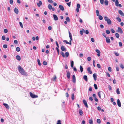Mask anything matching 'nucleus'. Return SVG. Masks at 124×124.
Listing matches in <instances>:
<instances>
[{
    "instance_id": "obj_1",
    "label": "nucleus",
    "mask_w": 124,
    "mask_h": 124,
    "mask_svg": "<svg viewBox=\"0 0 124 124\" xmlns=\"http://www.w3.org/2000/svg\"><path fill=\"white\" fill-rule=\"evenodd\" d=\"M18 69L20 73L22 75L24 76L27 75V73L20 66L18 67Z\"/></svg>"
},
{
    "instance_id": "obj_2",
    "label": "nucleus",
    "mask_w": 124,
    "mask_h": 124,
    "mask_svg": "<svg viewBox=\"0 0 124 124\" xmlns=\"http://www.w3.org/2000/svg\"><path fill=\"white\" fill-rule=\"evenodd\" d=\"M104 18L105 21L107 23L108 25H110L111 23V22L110 19L108 18L107 16H105L104 17Z\"/></svg>"
},
{
    "instance_id": "obj_3",
    "label": "nucleus",
    "mask_w": 124,
    "mask_h": 124,
    "mask_svg": "<svg viewBox=\"0 0 124 124\" xmlns=\"http://www.w3.org/2000/svg\"><path fill=\"white\" fill-rule=\"evenodd\" d=\"M30 94L31 97L32 98H36L38 97L37 95L33 94L31 92H30Z\"/></svg>"
},
{
    "instance_id": "obj_4",
    "label": "nucleus",
    "mask_w": 124,
    "mask_h": 124,
    "mask_svg": "<svg viewBox=\"0 0 124 124\" xmlns=\"http://www.w3.org/2000/svg\"><path fill=\"white\" fill-rule=\"evenodd\" d=\"M116 31L118 32H119L121 34L123 33V31L122 29L119 27L118 28V30Z\"/></svg>"
},
{
    "instance_id": "obj_5",
    "label": "nucleus",
    "mask_w": 124,
    "mask_h": 124,
    "mask_svg": "<svg viewBox=\"0 0 124 124\" xmlns=\"http://www.w3.org/2000/svg\"><path fill=\"white\" fill-rule=\"evenodd\" d=\"M83 102L85 107L87 108H88V106L86 101L85 100H83Z\"/></svg>"
},
{
    "instance_id": "obj_6",
    "label": "nucleus",
    "mask_w": 124,
    "mask_h": 124,
    "mask_svg": "<svg viewBox=\"0 0 124 124\" xmlns=\"http://www.w3.org/2000/svg\"><path fill=\"white\" fill-rule=\"evenodd\" d=\"M103 94L104 95V94L101 91H100L98 93V96H99V97L101 98V95Z\"/></svg>"
},
{
    "instance_id": "obj_7",
    "label": "nucleus",
    "mask_w": 124,
    "mask_h": 124,
    "mask_svg": "<svg viewBox=\"0 0 124 124\" xmlns=\"http://www.w3.org/2000/svg\"><path fill=\"white\" fill-rule=\"evenodd\" d=\"M118 13L119 14L122 16H124V14L121 10H118Z\"/></svg>"
},
{
    "instance_id": "obj_8",
    "label": "nucleus",
    "mask_w": 124,
    "mask_h": 124,
    "mask_svg": "<svg viewBox=\"0 0 124 124\" xmlns=\"http://www.w3.org/2000/svg\"><path fill=\"white\" fill-rule=\"evenodd\" d=\"M106 40L107 43H109L110 42V40L108 37H107L106 38Z\"/></svg>"
},
{
    "instance_id": "obj_9",
    "label": "nucleus",
    "mask_w": 124,
    "mask_h": 124,
    "mask_svg": "<svg viewBox=\"0 0 124 124\" xmlns=\"http://www.w3.org/2000/svg\"><path fill=\"white\" fill-rule=\"evenodd\" d=\"M72 81L74 83H75L76 82L75 77V75H73L72 77Z\"/></svg>"
},
{
    "instance_id": "obj_10",
    "label": "nucleus",
    "mask_w": 124,
    "mask_h": 124,
    "mask_svg": "<svg viewBox=\"0 0 124 124\" xmlns=\"http://www.w3.org/2000/svg\"><path fill=\"white\" fill-rule=\"evenodd\" d=\"M93 78L94 80L95 81H96L97 79V75L96 73H94L93 75Z\"/></svg>"
},
{
    "instance_id": "obj_11",
    "label": "nucleus",
    "mask_w": 124,
    "mask_h": 124,
    "mask_svg": "<svg viewBox=\"0 0 124 124\" xmlns=\"http://www.w3.org/2000/svg\"><path fill=\"white\" fill-rule=\"evenodd\" d=\"M117 103L118 106L120 107L121 106V103L119 99L117 100Z\"/></svg>"
},
{
    "instance_id": "obj_12",
    "label": "nucleus",
    "mask_w": 124,
    "mask_h": 124,
    "mask_svg": "<svg viewBox=\"0 0 124 124\" xmlns=\"http://www.w3.org/2000/svg\"><path fill=\"white\" fill-rule=\"evenodd\" d=\"M59 8L62 11H63L64 10V8L63 6L60 5L59 6Z\"/></svg>"
},
{
    "instance_id": "obj_13",
    "label": "nucleus",
    "mask_w": 124,
    "mask_h": 124,
    "mask_svg": "<svg viewBox=\"0 0 124 124\" xmlns=\"http://www.w3.org/2000/svg\"><path fill=\"white\" fill-rule=\"evenodd\" d=\"M53 17L55 21H57L58 20V17L57 16L55 15L54 14L53 15Z\"/></svg>"
},
{
    "instance_id": "obj_14",
    "label": "nucleus",
    "mask_w": 124,
    "mask_h": 124,
    "mask_svg": "<svg viewBox=\"0 0 124 124\" xmlns=\"http://www.w3.org/2000/svg\"><path fill=\"white\" fill-rule=\"evenodd\" d=\"M42 4V1L40 0L39 1V2L37 4V6L39 7H40L41 5Z\"/></svg>"
},
{
    "instance_id": "obj_15",
    "label": "nucleus",
    "mask_w": 124,
    "mask_h": 124,
    "mask_svg": "<svg viewBox=\"0 0 124 124\" xmlns=\"http://www.w3.org/2000/svg\"><path fill=\"white\" fill-rule=\"evenodd\" d=\"M61 49L62 50V51H66V48L63 46H62L61 47Z\"/></svg>"
},
{
    "instance_id": "obj_16",
    "label": "nucleus",
    "mask_w": 124,
    "mask_h": 124,
    "mask_svg": "<svg viewBox=\"0 0 124 124\" xmlns=\"http://www.w3.org/2000/svg\"><path fill=\"white\" fill-rule=\"evenodd\" d=\"M87 70L88 73L90 74H91L92 73V72L91 70V69L90 67H89L87 68Z\"/></svg>"
},
{
    "instance_id": "obj_17",
    "label": "nucleus",
    "mask_w": 124,
    "mask_h": 124,
    "mask_svg": "<svg viewBox=\"0 0 124 124\" xmlns=\"http://www.w3.org/2000/svg\"><path fill=\"white\" fill-rule=\"evenodd\" d=\"M3 104L7 109H9V107L8 104L5 103H4Z\"/></svg>"
},
{
    "instance_id": "obj_18",
    "label": "nucleus",
    "mask_w": 124,
    "mask_h": 124,
    "mask_svg": "<svg viewBox=\"0 0 124 124\" xmlns=\"http://www.w3.org/2000/svg\"><path fill=\"white\" fill-rule=\"evenodd\" d=\"M69 37H70V39L72 41V36L70 32L69 31Z\"/></svg>"
},
{
    "instance_id": "obj_19",
    "label": "nucleus",
    "mask_w": 124,
    "mask_h": 124,
    "mask_svg": "<svg viewBox=\"0 0 124 124\" xmlns=\"http://www.w3.org/2000/svg\"><path fill=\"white\" fill-rule=\"evenodd\" d=\"M14 12L17 14L18 13V9L16 8H15L14 9Z\"/></svg>"
},
{
    "instance_id": "obj_20",
    "label": "nucleus",
    "mask_w": 124,
    "mask_h": 124,
    "mask_svg": "<svg viewBox=\"0 0 124 124\" xmlns=\"http://www.w3.org/2000/svg\"><path fill=\"white\" fill-rule=\"evenodd\" d=\"M67 77L69 79L70 78V74L69 71H68L67 72Z\"/></svg>"
},
{
    "instance_id": "obj_21",
    "label": "nucleus",
    "mask_w": 124,
    "mask_h": 124,
    "mask_svg": "<svg viewBox=\"0 0 124 124\" xmlns=\"http://www.w3.org/2000/svg\"><path fill=\"white\" fill-rule=\"evenodd\" d=\"M104 3L106 6H107L108 3V1L107 0H105L104 1Z\"/></svg>"
},
{
    "instance_id": "obj_22",
    "label": "nucleus",
    "mask_w": 124,
    "mask_h": 124,
    "mask_svg": "<svg viewBox=\"0 0 124 124\" xmlns=\"http://www.w3.org/2000/svg\"><path fill=\"white\" fill-rule=\"evenodd\" d=\"M84 79L86 81H87V76L86 75H84L83 76Z\"/></svg>"
},
{
    "instance_id": "obj_23",
    "label": "nucleus",
    "mask_w": 124,
    "mask_h": 124,
    "mask_svg": "<svg viewBox=\"0 0 124 124\" xmlns=\"http://www.w3.org/2000/svg\"><path fill=\"white\" fill-rule=\"evenodd\" d=\"M16 59L18 61H20L21 60V57L20 56L17 55L16 56Z\"/></svg>"
},
{
    "instance_id": "obj_24",
    "label": "nucleus",
    "mask_w": 124,
    "mask_h": 124,
    "mask_svg": "<svg viewBox=\"0 0 124 124\" xmlns=\"http://www.w3.org/2000/svg\"><path fill=\"white\" fill-rule=\"evenodd\" d=\"M79 113L80 114V115L81 116L83 114V112L81 109H79Z\"/></svg>"
},
{
    "instance_id": "obj_25",
    "label": "nucleus",
    "mask_w": 124,
    "mask_h": 124,
    "mask_svg": "<svg viewBox=\"0 0 124 124\" xmlns=\"http://www.w3.org/2000/svg\"><path fill=\"white\" fill-rule=\"evenodd\" d=\"M48 8L49 10H51L52 8V6L51 5L49 4L48 6Z\"/></svg>"
},
{
    "instance_id": "obj_26",
    "label": "nucleus",
    "mask_w": 124,
    "mask_h": 124,
    "mask_svg": "<svg viewBox=\"0 0 124 124\" xmlns=\"http://www.w3.org/2000/svg\"><path fill=\"white\" fill-rule=\"evenodd\" d=\"M80 69L81 72H82L83 71V68L82 66H80Z\"/></svg>"
},
{
    "instance_id": "obj_27",
    "label": "nucleus",
    "mask_w": 124,
    "mask_h": 124,
    "mask_svg": "<svg viewBox=\"0 0 124 124\" xmlns=\"http://www.w3.org/2000/svg\"><path fill=\"white\" fill-rule=\"evenodd\" d=\"M116 92L118 94H119L120 93V92L119 91V88H118L117 89L116 91Z\"/></svg>"
},
{
    "instance_id": "obj_28",
    "label": "nucleus",
    "mask_w": 124,
    "mask_h": 124,
    "mask_svg": "<svg viewBox=\"0 0 124 124\" xmlns=\"http://www.w3.org/2000/svg\"><path fill=\"white\" fill-rule=\"evenodd\" d=\"M65 55L66 57H68L69 55V52H66L65 53Z\"/></svg>"
},
{
    "instance_id": "obj_29",
    "label": "nucleus",
    "mask_w": 124,
    "mask_h": 124,
    "mask_svg": "<svg viewBox=\"0 0 124 124\" xmlns=\"http://www.w3.org/2000/svg\"><path fill=\"white\" fill-rule=\"evenodd\" d=\"M98 16H99V18L100 20H102L103 19V17L99 15Z\"/></svg>"
},
{
    "instance_id": "obj_30",
    "label": "nucleus",
    "mask_w": 124,
    "mask_h": 124,
    "mask_svg": "<svg viewBox=\"0 0 124 124\" xmlns=\"http://www.w3.org/2000/svg\"><path fill=\"white\" fill-rule=\"evenodd\" d=\"M37 62H38V65L39 66H40L41 65V64L40 62V60L39 59H37Z\"/></svg>"
},
{
    "instance_id": "obj_31",
    "label": "nucleus",
    "mask_w": 124,
    "mask_h": 124,
    "mask_svg": "<svg viewBox=\"0 0 124 124\" xmlns=\"http://www.w3.org/2000/svg\"><path fill=\"white\" fill-rule=\"evenodd\" d=\"M16 51L18 52H19L20 50V48L19 47H17L16 48Z\"/></svg>"
},
{
    "instance_id": "obj_32",
    "label": "nucleus",
    "mask_w": 124,
    "mask_h": 124,
    "mask_svg": "<svg viewBox=\"0 0 124 124\" xmlns=\"http://www.w3.org/2000/svg\"><path fill=\"white\" fill-rule=\"evenodd\" d=\"M96 15L98 16L99 15V11L98 10H96Z\"/></svg>"
},
{
    "instance_id": "obj_33",
    "label": "nucleus",
    "mask_w": 124,
    "mask_h": 124,
    "mask_svg": "<svg viewBox=\"0 0 124 124\" xmlns=\"http://www.w3.org/2000/svg\"><path fill=\"white\" fill-rule=\"evenodd\" d=\"M116 37L117 38H118L119 37V34L118 33H116L115 34Z\"/></svg>"
},
{
    "instance_id": "obj_34",
    "label": "nucleus",
    "mask_w": 124,
    "mask_h": 124,
    "mask_svg": "<svg viewBox=\"0 0 124 124\" xmlns=\"http://www.w3.org/2000/svg\"><path fill=\"white\" fill-rule=\"evenodd\" d=\"M74 93H72L71 94V99L73 100L74 99Z\"/></svg>"
},
{
    "instance_id": "obj_35",
    "label": "nucleus",
    "mask_w": 124,
    "mask_h": 124,
    "mask_svg": "<svg viewBox=\"0 0 124 124\" xmlns=\"http://www.w3.org/2000/svg\"><path fill=\"white\" fill-rule=\"evenodd\" d=\"M66 20L68 22H70V20L69 17H67L66 18Z\"/></svg>"
},
{
    "instance_id": "obj_36",
    "label": "nucleus",
    "mask_w": 124,
    "mask_h": 124,
    "mask_svg": "<svg viewBox=\"0 0 124 124\" xmlns=\"http://www.w3.org/2000/svg\"><path fill=\"white\" fill-rule=\"evenodd\" d=\"M61 54L62 55L63 57H65L64 53L63 52H61Z\"/></svg>"
},
{
    "instance_id": "obj_37",
    "label": "nucleus",
    "mask_w": 124,
    "mask_h": 124,
    "mask_svg": "<svg viewBox=\"0 0 124 124\" xmlns=\"http://www.w3.org/2000/svg\"><path fill=\"white\" fill-rule=\"evenodd\" d=\"M74 62L73 61H72L71 62V66L72 68L73 67V66Z\"/></svg>"
},
{
    "instance_id": "obj_38",
    "label": "nucleus",
    "mask_w": 124,
    "mask_h": 124,
    "mask_svg": "<svg viewBox=\"0 0 124 124\" xmlns=\"http://www.w3.org/2000/svg\"><path fill=\"white\" fill-rule=\"evenodd\" d=\"M119 3V2L118 0H116L115 1V4L116 6Z\"/></svg>"
},
{
    "instance_id": "obj_39",
    "label": "nucleus",
    "mask_w": 124,
    "mask_h": 124,
    "mask_svg": "<svg viewBox=\"0 0 124 124\" xmlns=\"http://www.w3.org/2000/svg\"><path fill=\"white\" fill-rule=\"evenodd\" d=\"M97 123L99 124H100V123H101V120H100L99 119H98L97 120Z\"/></svg>"
},
{
    "instance_id": "obj_40",
    "label": "nucleus",
    "mask_w": 124,
    "mask_h": 124,
    "mask_svg": "<svg viewBox=\"0 0 124 124\" xmlns=\"http://www.w3.org/2000/svg\"><path fill=\"white\" fill-rule=\"evenodd\" d=\"M116 19L119 22H120L121 21V19L120 18L117 17Z\"/></svg>"
},
{
    "instance_id": "obj_41",
    "label": "nucleus",
    "mask_w": 124,
    "mask_h": 124,
    "mask_svg": "<svg viewBox=\"0 0 124 124\" xmlns=\"http://www.w3.org/2000/svg\"><path fill=\"white\" fill-rule=\"evenodd\" d=\"M95 51L97 53H98L100 54L101 53V52L98 49H96L95 50Z\"/></svg>"
},
{
    "instance_id": "obj_42",
    "label": "nucleus",
    "mask_w": 124,
    "mask_h": 124,
    "mask_svg": "<svg viewBox=\"0 0 124 124\" xmlns=\"http://www.w3.org/2000/svg\"><path fill=\"white\" fill-rule=\"evenodd\" d=\"M100 1L101 4L102 5L104 3V0H100Z\"/></svg>"
},
{
    "instance_id": "obj_43",
    "label": "nucleus",
    "mask_w": 124,
    "mask_h": 124,
    "mask_svg": "<svg viewBox=\"0 0 124 124\" xmlns=\"http://www.w3.org/2000/svg\"><path fill=\"white\" fill-rule=\"evenodd\" d=\"M19 23V24L20 25V26L22 28H23V24H22V23L21 22H20Z\"/></svg>"
},
{
    "instance_id": "obj_44",
    "label": "nucleus",
    "mask_w": 124,
    "mask_h": 124,
    "mask_svg": "<svg viewBox=\"0 0 124 124\" xmlns=\"http://www.w3.org/2000/svg\"><path fill=\"white\" fill-rule=\"evenodd\" d=\"M48 2L50 3H53V1L52 0H48Z\"/></svg>"
},
{
    "instance_id": "obj_45",
    "label": "nucleus",
    "mask_w": 124,
    "mask_h": 124,
    "mask_svg": "<svg viewBox=\"0 0 124 124\" xmlns=\"http://www.w3.org/2000/svg\"><path fill=\"white\" fill-rule=\"evenodd\" d=\"M106 32L107 34H109L110 33V31L108 30H107L106 31Z\"/></svg>"
},
{
    "instance_id": "obj_46",
    "label": "nucleus",
    "mask_w": 124,
    "mask_h": 124,
    "mask_svg": "<svg viewBox=\"0 0 124 124\" xmlns=\"http://www.w3.org/2000/svg\"><path fill=\"white\" fill-rule=\"evenodd\" d=\"M43 64L45 65H46L47 64V62L46 61H44L43 63Z\"/></svg>"
},
{
    "instance_id": "obj_47",
    "label": "nucleus",
    "mask_w": 124,
    "mask_h": 124,
    "mask_svg": "<svg viewBox=\"0 0 124 124\" xmlns=\"http://www.w3.org/2000/svg\"><path fill=\"white\" fill-rule=\"evenodd\" d=\"M94 88L95 89H97V88H98L96 84H94Z\"/></svg>"
},
{
    "instance_id": "obj_48",
    "label": "nucleus",
    "mask_w": 124,
    "mask_h": 124,
    "mask_svg": "<svg viewBox=\"0 0 124 124\" xmlns=\"http://www.w3.org/2000/svg\"><path fill=\"white\" fill-rule=\"evenodd\" d=\"M66 4L69 7H70L71 4V2H70L69 3H67Z\"/></svg>"
},
{
    "instance_id": "obj_49",
    "label": "nucleus",
    "mask_w": 124,
    "mask_h": 124,
    "mask_svg": "<svg viewBox=\"0 0 124 124\" xmlns=\"http://www.w3.org/2000/svg\"><path fill=\"white\" fill-rule=\"evenodd\" d=\"M120 67L122 69L124 68V66L122 64H121L120 66Z\"/></svg>"
},
{
    "instance_id": "obj_50",
    "label": "nucleus",
    "mask_w": 124,
    "mask_h": 124,
    "mask_svg": "<svg viewBox=\"0 0 124 124\" xmlns=\"http://www.w3.org/2000/svg\"><path fill=\"white\" fill-rule=\"evenodd\" d=\"M108 70L110 72H111V68L110 67H108Z\"/></svg>"
},
{
    "instance_id": "obj_51",
    "label": "nucleus",
    "mask_w": 124,
    "mask_h": 124,
    "mask_svg": "<svg viewBox=\"0 0 124 124\" xmlns=\"http://www.w3.org/2000/svg\"><path fill=\"white\" fill-rule=\"evenodd\" d=\"M89 123L90 124H92L93 123V122L92 120H89Z\"/></svg>"
},
{
    "instance_id": "obj_52",
    "label": "nucleus",
    "mask_w": 124,
    "mask_h": 124,
    "mask_svg": "<svg viewBox=\"0 0 124 124\" xmlns=\"http://www.w3.org/2000/svg\"><path fill=\"white\" fill-rule=\"evenodd\" d=\"M63 42H64L66 44H69V42L67 41L66 40H65L63 41Z\"/></svg>"
},
{
    "instance_id": "obj_53",
    "label": "nucleus",
    "mask_w": 124,
    "mask_h": 124,
    "mask_svg": "<svg viewBox=\"0 0 124 124\" xmlns=\"http://www.w3.org/2000/svg\"><path fill=\"white\" fill-rule=\"evenodd\" d=\"M4 33H6L8 32V30L6 29H5L4 30Z\"/></svg>"
},
{
    "instance_id": "obj_54",
    "label": "nucleus",
    "mask_w": 124,
    "mask_h": 124,
    "mask_svg": "<svg viewBox=\"0 0 124 124\" xmlns=\"http://www.w3.org/2000/svg\"><path fill=\"white\" fill-rule=\"evenodd\" d=\"M9 2L12 5L13 4V0H10L9 1Z\"/></svg>"
},
{
    "instance_id": "obj_55",
    "label": "nucleus",
    "mask_w": 124,
    "mask_h": 124,
    "mask_svg": "<svg viewBox=\"0 0 124 124\" xmlns=\"http://www.w3.org/2000/svg\"><path fill=\"white\" fill-rule=\"evenodd\" d=\"M3 47L5 48H6L7 47V45L4 44L3 45Z\"/></svg>"
},
{
    "instance_id": "obj_56",
    "label": "nucleus",
    "mask_w": 124,
    "mask_h": 124,
    "mask_svg": "<svg viewBox=\"0 0 124 124\" xmlns=\"http://www.w3.org/2000/svg\"><path fill=\"white\" fill-rule=\"evenodd\" d=\"M119 44L120 46L121 47L122 46V44L121 42H119Z\"/></svg>"
},
{
    "instance_id": "obj_57",
    "label": "nucleus",
    "mask_w": 124,
    "mask_h": 124,
    "mask_svg": "<svg viewBox=\"0 0 124 124\" xmlns=\"http://www.w3.org/2000/svg\"><path fill=\"white\" fill-rule=\"evenodd\" d=\"M57 124H61V123L60 120H58Z\"/></svg>"
},
{
    "instance_id": "obj_58",
    "label": "nucleus",
    "mask_w": 124,
    "mask_h": 124,
    "mask_svg": "<svg viewBox=\"0 0 124 124\" xmlns=\"http://www.w3.org/2000/svg\"><path fill=\"white\" fill-rule=\"evenodd\" d=\"M87 60L88 61H90L91 60V58L90 57H88L87 58Z\"/></svg>"
},
{
    "instance_id": "obj_59",
    "label": "nucleus",
    "mask_w": 124,
    "mask_h": 124,
    "mask_svg": "<svg viewBox=\"0 0 124 124\" xmlns=\"http://www.w3.org/2000/svg\"><path fill=\"white\" fill-rule=\"evenodd\" d=\"M97 67L99 68H101V66L99 64H97Z\"/></svg>"
},
{
    "instance_id": "obj_60",
    "label": "nucleus",
    "mask_w": 124,
    "mask_h": 124,
    "mask_svg": "<svg viewBox=\"0 0 124 124\" xmlns=\"http://www.w3.org/2000/svg\"><path fill=\"white\" fill-rule=\"evenodd\" d=\"M2 39L3 40L5 39V37L4 36H3L2 37Z\"/></svg>"
},
{
    "instance_id": "obj_61",
    "label": "nucleus",
    "mask_w": 124,
    "mask_h": 124,
    "mask_svg": "<svg viewBox=\"0 0 124 124\" xmlns=\"http://www.w3.org/2000/svg\"><path fill=\"white\" fill-rule=\"evenodd\" d=\"M108 89H109L110 90H112V87H111V86L110 85H109L108 86Z\"/></svg>"
},
{
    "instance_id": "obj_62",
    "label": "nucleus",
    "mask_w": 124,
    "mask_h": 124,
    "mask_svg": "<svg viewBox=\"0 0 124 124\" xmlns=\"http://www.w3.org/2000/svg\"><path fill=\"white\" fill-rule=\"evenodd\" d=\"M77 8H80V5L79 4H77Z\"/></svg>"
},
{
    "instance_id": "obj_63",
    "label": "nucleus",
    "mask_w": 124,
    "mask_h": 124,
    "mask_svg": "<svg viewBox=\"0 0 124 124\" xmlns=\"http://www.w3.org/2000/svg\"><path fill=\"white\" fill-rule=\"evenodd\" d=\"M97 108L98 110L99 111H100L101 110V108L100 107L98 106L97 107Z\"/></svg>"
},
{
    "instance_id": "obj_64",
    "label": "nucleus",
    "mask_w": 124,
    "mask_h": 124,
    "mask_svg": "<svg viewBox=\"0 0 124 124\" xmlns=\"http://www.w3.org/2000/svg\"><path fill=\"white\" fill-rule=\"evenodd\" d=\"M91 41L93 42H94V40L93 38H91Z\"/></svg>"
}]
</instances>
